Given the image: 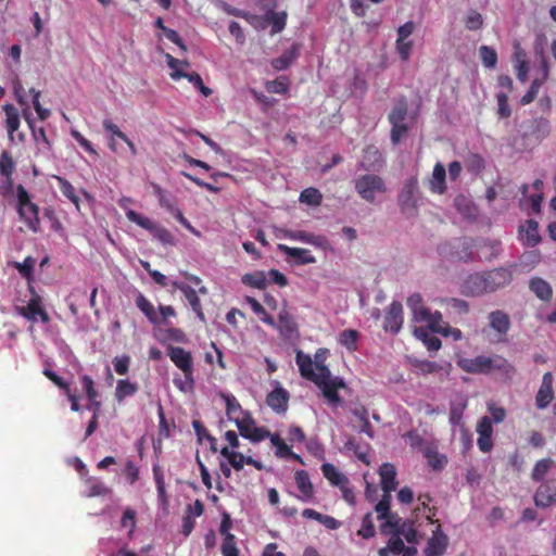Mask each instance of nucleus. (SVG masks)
Segmentation results:
<instances>
[{"label":"nucleus","mask_w":556,"mask_h":556,"mask_svg":"<svg viewBox=\"0 0 556 556\" xmlns=\"http://www.w3.org/2000/svg\"><path fill=\"white\" fill-rule=\"evenodd\" d=\"M167 355L174 365L184 374V381L175 379V386L181 391L191 390L194 384L193 358L191 353L184 348L169 345L167 348Z\"/></svg>","instance_id":"nucleus-1"},{"label":"nucleus","mask_w":556,"mask_h":556,"mask_svg":"<svg viewBox=\"0 0 556 556\" xmlns=\"http://www.w3.org/2000/svg\"><path fill=\"white\" fill-rule=\"evenodd\" d=\"M16 211L20 218L26 224L29 230H40L39 206L30 199L28 191L23 185L16 187Z\"/></svg>","instance_id":"nucleus-2"},{"label":"nucleus","mask_w":556,"mask_h":556,"mask_svg":"<svg viewBox=\"0 0 556 556\" xmlns=\"http://www.w3.org/2000/svg\"><path fill=\"white\" fill-rule=\"evenodd\" d=\"M355 190L365 201L374 203L376 194L386 193L387 187L384 180L375 174H365L355 179Z\"/></svg>","instance_id":"nucleus-3"},{"label":"nucleus","mask_w":556,"mask_h":556,"mask_svg":"<svg viewBox=\"0 0 556 556\" xmlns=\"http://www.w3.org/2000/svg\"><path fill=\"white\" fill-rule=\"evenodd\" d=\"M126 217L139 227L150 231L163 245H175V238L172 232L150 218L142 216L134 210H128L126 212Z\"/></svg>","instance_id":"nucleus-4"},{"label":"nucleus","mask_w":556,"mask_h":556,"mask_svg":"<svg viewBox=\"0 0 556 556\" xmlns=\"http://www.w3.org/2000/svg\"><path fill=\"white\" fill-rule=\"evenodd\" d=\"M275 235L277 238H286L294 241H300L320 249H327L329 244L325 236L314 235L304 230H292L276 227Z\"/></svg>","instance_id":"nucleus-5"},{"label":"nucleus","mask_w":556,"mask_h":556,"mask_svg":"<svg viewBox=\"0 0 556 556\" xmlns=\"http://www.w3.org/2000/svg\"><path fill=\"white\" fill-rule=\"evenodd\" d=\"M515 267L516 265H510L483 271L485 277L484 287H486L488 293L495 292L496 290L508 286L513 280Z\"/></svg>","instance_id":"nucleus-6"},{"label":"nucleus","mask_w":556,"mask_h":556,"mask_svg":"<svg viewBox=\"0 0 556 556\" xmlns=\"http://www.w3.org/2000/svg\"><path fill=\"white\" fill-rule=\"evenodd\" d=\"M239 433L252 442H261L269 437V431L263 427H256L255 420L249 413L235 420Z\"/></svg>","instance_id":"nucleus-7"},{"label":"nucleus","mask_w":556,"mask_h":556,"mask_svg":"<svg viewBox=\"0 0 556 556\" xmlns=\"http://www.w3.org/2000/svg\"><path fill=\"white\" fill-rule=\"evenodd\" d=\"M533 501L535 506L541 508L556 505V478L544 480L538 486Z\"/></svg>","instance_id":"nucleus-8"},{"label":"nucleus","mask_w":556,"mask_h":556,"mask_svg":"<svg viewBox=\"0 0 556 556\" xmlns=\"http://www.w3.org/2000/svg\"><path fill=\"white\" fill-rule=\"evenodd\" d=\"M415 30V23L413 21L406 22L404 25L397 28V38H396V51L400 54V58L403 61H407L410 56V51L413 48V41L407 40L408 37Z\"/></svg>","instance_id":"nucleus-9"},{"label":"nucleus","mask_w":556,"mask_h":556,"mask_svg":"<svg viewBox=\"0 0 556 556\" xmlns=\"http://www.w3.org/2000/svg\"><path fill=\"white\" fill-rule=\"evenodd\" d=\"M554 377L551 371H547L542 377L541 386L535 395V405L539 409L546 408L555 399L553 389Z\"/></svg>","instance_id":"nucleus-10"},{"label":"nucleus","mask_w":556,"mask_h":556,"mask_svg":"<svg viewBox=\"0 0 556 556\" xmlns=\"http://www.w3.org/2000/svg\"><path fill=\"white\" fill-rule=\"evenodd\" d=\"M457 365L460 369L468 374H489L491 366V357L478 355L475 358H459Z\"/></svg>","instance_id":"nucleus-11"},{"label":"nucleus","mask_w":556,"mask_h":556,"mask_svg":"<svg viewBox=\"0 0 556 556\" xmlns=\"http://www.w3.org/2000/svg\"><path fill=\"white\" fill-rule=\"evenodd\" d=\"M483 271L469 275L462 285V293L467 296H479L488 293Z\"/></svg>","instance_id":"nucleus-12"},{"label":"nucleus","mask_w":556,"mask_h":556,"mask_svg":"<svg viewBox=\"0 0 556 556\" xmlns=\"http://www.w3.org/2000/svg\"><path fill=\"white\" fill-rule=\"evenodd\" d=\"M403 306L400 302H392L386 313L383 327L386 331L397 333L403 325Z\"/></svg>","instance_id":"nucleus-13"},{"label":"nucleus","mask_w":556,"mask_h":556,"mask_svg":"<svg viewBox=\"0 0 556 556\" xmlns=\"http://www.w3.org/2000/svg\"><path fill=\"white\" fill-rule=\"evenodd\" d=\"M513 61L518 80L526 83L530 70L529 60L526 50L517 41L514 43Z\"/></svg>","instance_id":"nucleus-14"},{"label":"nucleus","mask_w":556,"mask_h":556,"mask_svg":"<svg viewBox=\"0 0 556 556\" xmlns=\"http://www.w3.org/2000/svg\"><path fill=\"white\" fill-rule=\"evenodd\" d=\"M448 544V539L446 534L441 531V526L438 525L437 530L433 532V535L429 539L427 546L425 548L426 556H442Z\"/></svg>","instance_id":"nucleus-15"},{"label":"nucleus","mask_w":556,"mask_h":556,"mask_svg":"<svg viewBox=\"0 0 556 556\" xmlns=\"http://www.w3.org/2000/svg\"><path fill=\"white\" fill-rule=\"evenodd\" d=\"M278 250L288 257L292 258L294 264L298 266L314 264L316 262L315 256L312 255L311 251L307 249L291 248L280 243L278 244Z\"/></svg>","instance_id":"nucleus-16"},{"label":"nucleus","mask_w":556,"mask_h":556,"mask_svg":"<svg viewBox=\"0 0 556 556\" xmlns=\"http://www.w3.org/2000/svg\"><path fill=\"white\" fill-rule=\"evenodd\" d=\"M417 180L412 178L409 179L401 190L399 194V204L403 211L406 210H416L417 206V200H416V193H417Z\"/></svg>","instance_id":"nucleus-17"},{"label":"nucleus","mask_w":556,"mask_h":556,"mask_svg":"<svg viewBox=\"0 0 556 556\" xmlns=\"http://www.w3.org/2000/svg\"><path fill=\"white\" fill-rule=\"evenodd\" d=\"M173 287L184 293L185 298L189 302V304H190L192 311L195 313L197 317L201 321H205V315L203 313L201 301L198 296V292L192 287H190L186 283H182V282L174 281Z\"/></svg>","instance_id":"nucleus-18"},{"label":"nucleus","mask_w":556,"mask_h":556,"mask_svg":"<svg viewBox=\"0 0 556 556\" xmlns=\"http://www.w3.org/2000/svg\"><path fill=\"white\" fill-rule=\"evenodd\" d=\"M289 393L281 387H276L266 397L267 405L277 413L288 409Z\"/></svg>","instance_id":"nucleus-19"},{"label":"nucleus","mask_w":556,"mask_h":556,"mask_svg":"<svg viewBox=\"0 0 556 556\" xmlns=\"http://www.w3.org/2000/svg\"><path fill=\"white\" fill-rule=\"evenodd\" d=\"M520 239L525 245L533 248L541 241L539 224L534 219H528L525 226L519 228Z\"/></svg>","instance_id":"nucleus-20"},{"label":"nucleus","mask_w":556,"mask_h":556,"mask_svg":"<svg viewBox=\"0 0 556 556\" xmlns=\"http://www.w3.org/2000/svg\"><path fill=\"white\" fill-rule=\"evenodd\" d=\"M30 292L33 296L28 301L26 306H17V313L30 321L37 320V315L40 313L42 306L41 298L35 292L33 288H30Z\"/></svg>","instance_id":"nucleus-21"},{"label":"nucleus","mask_w":556,"mask_h":556,"mask_svg":"<svg viewBox=\"0 0 556 556\" xmlns=\"http://www.w3.org/2000/svg\"><path fill=\"white\" fill-rule=\"evenodd\" d=\"M379 475L383 493L391 494L397 486L396 469L394 465L384 463L379 469Z\"/></svg>","instance_id":"nucleus-22"},{"label":"nucleus","mask_w":556,"mask_h":556,"mask_svg":"<svg viewBox=\"0 0 556 556\" xmlns=\"http://www.w3.org/2000/svg\"><path fill=\"white\" fill-rule=\"evenodd\" d=\"M344 388L345 382L343 381V379L339 377H334L332 381H328V383H325L319 387V389L323 392V395L328 400V402L336 405L342 402V399L339 395L338 391Z\"/></svg>","instance_id":"nucleus-23"},{"label":"nucleus","mask_w":556,"mask_h":556,"mask_svg":"<svg viewBox=\"0 0 556 556\" xmlns=\"http://www.w3.org/2000/svg\"><path fill=\"white\" fill-rule=\"evenodd\" d=\"M446 170L442 163L438 162L432 172V176L429 180V189L433 193L443 194L446 191Z\"/></svg>","instance_id":"nucleus-24"},{"label":"nucleus","mask_w":556,"mask_h":556,"mask_svg":"<svg viewBox=\"0 0 556 556\" xmlns=\"http://www.w3.org/2000/svg\"><path fill=\"white\" fill-rule=\"evenodd\" d=\"M473 242L471 239H463L457 243V251L452 253V257L460 262H477L480 257L473 252Z\"/></svg>","instance_id":"nucleus-25"},{"label":"nucleus","mask_w":556,"mask_h":556,"mask_svg":"<svg viewBox=\"0 0 556 556\" xmlns=\"http://www.w3.org/2000/svg\"><path fill=\"white\" fill-rule=\"evenodd\" d=\"M489 321L491 328L500 336H506L510 328V318L508 314L503 311H493L489 314Z\"/></svg>","instance_id":"nucleus-26"},{"label":"nucleus","mask_w":556,"mask_h":556,"mask_svg":"<svg viewBox=\"0 0 556 556\" xmlns=\"http://www.w3.org/2000/svg\"><path fill=\"white\" fill-rule=\"evenodd\" d=\"M431 332L429 327H415L414 329L415 337L421 340L429 351H438L442 345L441 340Z\"/></svg>","instance_id":"nucleus-27"},{"label":"nucleus","mask_w":556,"mask_h":556,"mask_svg":"<svg viewBox=\"0 0 556 556\" xmlns=\"http://www.w3.org/2000/svg\"><path fill=\"white\" fill-rule=\"evenodd\" d=\"M295 483H296L299 491L302 494L300 497L302 501L306 502L313 497L314 486L311 482L307 471H305V470L296 471Z\"/></svg>","instance_id":"nucleus-28"},{"label":"nucleus","mask_w":556,"mask_h":556,"mask_svg":"<svg viewBox=\"0 0 556 556\" xmlns=\"http://www.w3.org/2000/svg\"><path fill=\"white\" fill-rule=\"evenodd\" d=\"M383 164V157L380 151L376 146H367L364 149L363 154V166L366 169H375L377 167H381Z\"/></svg>","instance_id":"nucleus-29"},{"label":"nucleus","mask_w":556,"mask_h":556,"mask_svg":"<svg viewBox=\"0 0 556 556\" xmlns=\"http://www.w3.org/2000/svg\"><path fill=\"white\" fill-rule=\"evenodd\" d=\"M529 288L542 301H549L553 296L551 285L540 277L532 278Z\"/></svg>","instance_id":"nucleus-30"},{"label":"nucleus","mask_w":556,"mask_h":556,"mask_svg":"<svg viewBox=\"0 0 556 556\" xmlns=\"http://www.w3.org/2000/svg\"><path fill=\"white\" fill-rule=\"evenodd\" d=\"M321 472L324 477L334 486H343L344 483H350L349 478L340 472L338 468L330 463H325L321 465Z\"/></svg>","instance_id":"nucleus-31"},{"label":"nucleus","mask_w":556,"mask_h":556,"mask_svg":"<svg viewBox=\"0 0 556 556\" xmlns=\"http://www.w3.org/2000/svg\"><path fill=\"white\" fill-rule=\"evenodd\" d=\"M84 483L87 486V497L105 496L111 493V489L96 477L86 478Z\"/></svg>","instance_id":"nucleus-32"},{"label":"nucleus","mask_w":556,"mask_h":556,"mask_svg":"<svg viewBox=\"0 0 556 556\" xmlns=\"http://www.w3.org/2000/svg\"><path fill=\"white\" fill-rule=\"evenodd\" d=\"M220 397L225 401L226 414L230 420L235 421L245 414L233 394L220 393Z\"/></svg>","instance_id":"nucleus-33"},{"label":"nucleus","mask_w":556,"mask_h":556,"mask_svg":"<svg viewBox=\"0 0 556 556\" xmlns=\"http://www.w3.org/2000/svg\"><path fill=\"white\" fill-rule=\"evenodd\" d=\"M3 111L5 113L8 135L9 138L13 140V134L18 129L21 124L20 113L17 109L12 104H4Z\"/></svg>","instance_id":"nucleus-34"},{"label":"nucleus","mask_w":556,"mask_h":556,"mask_svg":"<svg viewBox=\"0 0 556 556\" xmlns=\"http://www.w3.org/2000/svg\"><path fill=\"white\" fill-rule=\"evenodd\" d=\"M413 318L417 323H426L427 327L432 330L435 324L441 321L442 315L439 312L432 314L427 307L424 306L413 313Z\"/></svg>","instance_id":"nucleus-35"},{"label":"nucleus","mask_w":556,"mask_h":556,"mask_svg":"<svg viewBox=\"0 0 556 556\" xmlns=\"http://www.w3.org/2000/svg\"><path fill=\"white\" fill-rule=\"evenodd\" d=\"M492 370L501 372L505 378L508 379L511 378L516 372L515 367L501 355H494L491 357L490 372Z\"/></svg>","instance_id":"nucleus-36"},{"label":"nucleus","mask_w":556,"mask_h":556,"mask_svg":"<svg viewBox=\"0 0 556 556\" xmlns=\"http://www.w3.org/2000/svg\"><path fill=\"white\" fill-rule=\"evenodd\" d=\"M241 281L243 285L258 290H265L267 288V276L262 270L244 274Z\"/></svg>","instance_id":"nucleus-37"},{"label":"nucleus","mask_w":556,"mask_h":556,"mask_svg":"<svg viewBox=\"0 0 556 556\" xmlns=\"http://www.w3.org/2000/svg\"><path fill=\"white\" fill-rule=\"evenodd\" d=\"M407 115V100L405 97L399 99L391 110L388 118L391 125L404 124Z\"/></svg>","instance_id":"nucleus-38"},{"label":"nucleus","mask_w":556,"mask_h":556,"mask_svg":"<svg viewBox=\"0 0 556 556\" xmlns=\"http://www.w3.org/2000/svg\"><path fill=\"white\" fill-rule=\"evenodd\" d=\"M298 54H299V47H298V45H293L291 49L286 51L279 58L274 59L271 62V65L277 71L287 70L292 64V62L296 59Z\"/></svg>","instance_id":"nucleus-39"},{"label":"nucleus","mask_w":556,"mask_h":556,"mask_svg":"<svg viewBox=\"0 0 556 556\" xmlns=\"http://www.w3.org/2000/svg\"><path fill=\"white\" fill-rule=\"evenodd\" d=\"M136 305L146 315L151 324L157 325L160 323L153 304L143 294L140 293L137 296Z\"/></svg>","instance_id":"nucleus-40"},{"label":"nucleus","mask_w":556,"mask_h":556,"mask_svg":"<svg viewBox=\"0 0 556 556\" xmlns=\"http://www.w3.org/2000/svg\"><path fill=\"white\" fill-rule=\"evenodd\" d=\"M307 380L313 381L318 388L325 383H328V381H332L333 378L331 377V372L329 368L321 363L316 364V371H312L309 374V377H307Z\"/></svg>","instance_id":"nucleus-41"},{"label":"nucleus","mask_w":556,"mask_h":556,"mask_svg":"<svg viewBox=\"0 0 556 556\" xmlns=\"http://www.w3.org/2000/svg\"><path fill=\"white\" fill-rule=\"evenodd\" d=\"M138 391V386L134 382H130L127 379H122L117 381L115 389V397L118 402H122L127 396L134 395Z\"/></svg>","instance_id":"nucleus-42"},{"label":"nucleus","mask_w":556,"mask_h":556,"mask_svg":"<svg viewBox=\"0 0 556 556\" xmlns=\"http://www.w3.org/2000/svg\"><path fill=\"white\" fill-rule=\"evenodd\" d=\"M53 178L56 180L58 186L62 194L73 202L76 206L79 204V198L75 192L74 186L65 178L54 175Z\"/></svg>","instance_id":"nucleus-43"},{"label":"nucleus","mask_w":556,"mask_h":556,"mask_svg":"<svg viewBox=\"0 0 556 556\" xmlns=\"http://www.w3.org/2000/svg\"><path fill=\"white\" fill-rule=\"evenodd\" d=\"M15 169L14 161L8 151L0 154V174L12 185V174Z\"/></svg>","instance_id":"nucleus-44"},{"label":"nucleus","mask_w":556,"mask_h":556,"mask_svg":"<svg viewBox=\"0 0 556 556\" xmlns=\"http://www.w3.org/2000/svg\"><path fill=\"white\" fill-rule=\"evenodd\" d=\"M359 333L353 329H345L339 336V342L345 346L349 351L354 352L357 350V341Z\"/></svg>","instance_id":"nucleus-45"},{"label":"nucleus","mask_w":556,"mask_h":556,"mask_svg":"<svg viewBox=\"0 0 556 556\" xmlns=\"http://www.w3.org/2000/svg\"><path fill=\"white\" fill-rule=\"evenodd\" d=\"M247 303L250 305L251 309L260 316L261 320L269 326H275V319L270 316L263 305L254 298L248 296Z\"/></svg>","instance_id":"nucleus-46"},{"label":"nucleus","mask_w":556,"mask_h":556,"mask_svg":"<svg viewBox=\"0 0 556 556\" xmlns=\"http://www.w3.org/2000/svg\"><path fill=\"white\" fill-rule=\"evenodd\" d=\"M323 201V194L314 187L304 189L300 194V202L312 206H319Z\"/></svg>","instance_id":"nucleus-47"},{"label":"nucleus","mask_w":556,"mask_h":556,"mask_svg":"<svg viewBox=\"0 0 556 556\" xmlns=\"http://www.w3.org/2000/svg\"><path fill=\"white\" fill-rule=\"evenodd\" d=\"M425 457L427 458L428 465L433 470H441L444 467V465L446 464V457L444 455H441L434 448H430V447L426 448Z\"/></svg>","instance_id":"nucleus-48"},{"label":"nucleus","mask_w":556,"mask_h":556,"mask_svg":"<svg viewBox=\"0 0 556 556\" xmlns=\"http://www.w3.org/2000/svg\"><path fill=\"white\" fill-rule=\"evenodd\" d=\"M552 465H553V460L551 458H543V459L538 460L532 469V472H531L532 480L542 481L544 479V477L547 475Z\"/></svg>","instance_id":"nucleus-49"},{"label":"nucleus","mask_w":556,"mask_h":556,"mask_svg":"<svg viewBox=\"0 0 556 556\" xmlns=\"http://www.w3.org/2000/svg\"><path fill=\"white\" fill-rule=\"evenodd\" d=\"M479 55L485 67L493 68L497 64V53L489 46H481L479 48Z\"/></svg>","instance_id":"nucleus-50"},{"label":"nucleus","mask_w":556,"mask_h":556,"mask_svg":"<svg viewBox=\"0 0 556 556\" xmlns=\"http://www.w3.org/2000/svg\"><path fill=\"white\" fill-rule=\"evenodd\" d=\"M265 88L269 93L285 94L289 90V83L286 77H279L267 81Z\"/></svg>","instance_id":"nucleus-51"},{"label":"nucleus","mask_w":556,"mask_h":556,"mask_svg":"<svg viewBox=\"0 0 556 556\" xmlns=\"http://www.w3.org/2000/svg\"><path fill=\"white\" fill-rule=\"evenodd\" d=\"M296 364L300 369V374L303 378L307 379L313 369V361L309 355H304L301 351L296 353Z\"/></svg>","instance_id":"nucleus-52"},{"label":"nucleus","mask_w":556,"mask_h":556,"mask_svg":"<svg viewBox=\"0 0 556 556\" xmlns=\"http://www.w3.org/2000/svg\"><path fill=\"white\" fill-rule=\"evenodd\" d=\"M467 169L471 173H481L485 167L484 159L478 153H471L466 159Z\"/></svg>","instance_id":"nucleus-53"},{"label":"nucleus","mask_w":556,"mask_h":556,"mask_svg":"<svg viewBox=\"0 0 556 556\" xmlns=\"http://www.w3.org/2000/svg\"><path fill=\"white\" fill-rule=\"evenodd\" d=\"M170 77L174 80L186 78L194 86L195 89L203 83V79L197 72L188 73L182 70H177L170 73Z\"/></svg>","instance_id":"nucleus-54"},{"label":"nucleus","mask_w":556,"mask_h":556,"mask_svg":"<svg viewBox=\"0 0 556 556\" xmlns=\"http://www.w3.org/2000/svg\"><path fill=\"white\" fill-rule=\"evenodd\" d=\"M222 554L223 556H238L239 549L237 547L236 538L232 533H227V535L224 536Z\"/></svg>","instance_id":"nucleus-55"},{"label":"nucleus","mask_w":556,"mask_h":556,"mask_svg":"<svg viewBox=\"0 0 556 556\" xmlns=\"http://www.w3.org/2000/svg\"><path fill=\"white\" fill-rule=\"evenodd\" d=\"M497 114L500 118H508L511 115V110L508 105V96L506 92H498L496 94Z\"/></svg>","instance_id":"nucleus-56"},{"label":"nucleus","mask_w":556,"mask_h":556,"mask_svg":"<svg viewBox=\"0 0 556 556\" xmlns=\"http://www.w3.org/2000/svg\"><path fill=\"white\" fill-rule=\"evenodd\" d=\"M432 332L440 333L444 337H452L454 341H459L463 338V333L458 328H453L448 325L441 326L440 323L435 324Z\"/></svg>","instance_id":"nucleus-57"},{"label":"nucleus","mask_w":556,"mask_h":556,"mask_svg":"<svg viewBox=\"0 0 556 556\" xmlns=\"http://www.w3.org/2000/svg\"><path fill=\"white\" fill-rule=\"evenodd\" d=\"M269 438L271 444L277 447L276 455L278 457L285 458L291 454V447L278 434L269 433Z\"/></svg>","instance_id":"nucleus-58"},{"label":"nucleus","mask_w":556,"mask_h":556,"mask_svg":"<svg viewBox=\"0 0 556 556\" xmlns=\"http://www.w3.org/2000/svg\"><path fill=\"white\" fill-rule=\"evenodd\" d=\"M358 535L364 539H370L375 535V526L371 513L364 516L362 520V528L358 530Z\"/></svg>","instance_id":"nucleus-59"},{"label":"nucleus","mask_w":556,"mask_h":556,"mask_svg":"<svg viewBox=\"0 0 556 556\" xmlns=\"http://www.w3.org/2000/svg\"><path fill=\"white\" fill-rule=\"evenodd\" d=\"M391 498L390 493H383L381 500L377 503L375 509L378 514V519H384V517L390 515Z\"/></svg>","instance_id":"nucleus-60"},{"label":"nucleus","mask_w":556,"mask_h":556,"mask_svg":"<svg viewBox=\"0 0 556 556\" xmlns=\"http://www.w3.org/2000/svg\"><path fill=\"white\" fill-rule=\"evenodd\" d=\"M541 84H542V81L539 80V79H534L531 83L528 91L522 96V98L520 100V103L522 105H527V104H529V103H531V102H533L535 100V98H536V96L539 93Z\"/></svg>","instance_id":"nucleus-61"},{"label":"nucleus","mask_w":556,"mask_h":556,"mask_svg":"<svg viewBox=\"0 0 556 556\" xmlns=\"http://www.w3.org/2000/svg\"><path fill=\"white\" fill-rule=\"evenodd\" d=\"M121 526L123 528H129V536H131L136 528V511L132 508H126L121 519Z\"/></svg>","instance_id":"nucleus-62"},{"label":"nucleus","mask_w":556,"mask_h":556,"mask_svg":"<svg viewBox=\"0 0 556 556\" xmlns=\"http://www.w3.org/2000/svg\"><path fill=\"white\" fill-rule=\"evenodd\" d=\"M35 260L27 256L22 263H15V267L24 278H30L34 273Z\"/></svg>","instance_id":"nucleus-63"},{"label":"nucleus","mask_w":556,"mask_h":556,"mask_svg":"<svg viewBox=\"0 0 556 556\" xmlns=\"http://www.w3.org/2000/svg\"><path fill=\"white\" fill-rule=\"evenodd\" d=\"M466 28L469 30H478L483 25V17L477 11H471L465 21Z\"/></svg>","instance_id":"nucleus-64"}]
</instances>
